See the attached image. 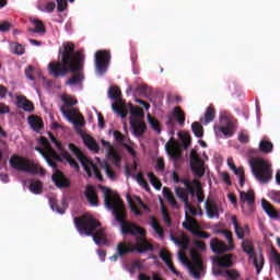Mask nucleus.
Returning a JSON list of instances; mask_svg holds the SVG:
<instances>
[{
    "label": "nucleus",
    "instance_id": "obj_1",
    "mask_svg": "<svg viewBox=\"0 0 280 280\" xmlns=\"http://www.w3.org/2000/svg\"><path fill=\"white\" fill-rule=\"evenodd\" d=\"M84 52L82 50L75 51V44L69 42L63 44V50L61 51V62L51 61L48 65L49 74L52 78H65L69 72L74 73L66 84L73 86V84H80L84 80V75L80 73L84 69Z\"/></svg>",
    "mask_w": 280,
    "mask_h": 280
},
{
    "label": "nucleus",
    "instance_id": "obj_2",
    "mask_svg": "<svg viewBox=\"0 0 280 280\" xmlns=\"http://www.w3.org/2000/svg\"><path fill=\"white\" fill-rule=\"evenodd\" d=\"M100 189L104 194L105 207L109 211H113L116 222L120 224L121 235L124 237H126V235H130V237H135V242L139 238L148 242L145 238V235H148L145 229L132 221L126 220L128 214L126 213V206H124L121 197H119V195H113V190L106 186H100Z\"/></svg>",
    "mask_w": 280,
    "mask_h": 280
},
{
    "label": "nucleus",
    "instance_id": "obj_3",
    "mask_svg": "<svg viewBox=\"0 0 280 280\" xmlns=\"http://www.w3.org/2000/svg\"><path fill=\"white\" fill-rule=\"evenodd\" d=\"M74 226L80 235L92 236L97 246H102V244H108V241L106 240V230L100 229L102 224L91 214L75 217Z\"/></svg>",
    "mask_w": 280,
    "mask_h": 280
},
{
    "label": "nucleus",
    "instance_id": "obj_4",
    "mask_svg": "<svg viewBox=\"0 0 280 280\" xmlns=\"http://www.w3.org/2000/svg\"><path fill=\"white\" fill-rule=\"evenodd\" d=\"M249 165L258 183L266 185V183L272 180V165L268 161L261 158H254L249 160Z\"/></svg>",
    "mask_w": 280,
    "mask_h": 280
},
{
    "label": "nucleus",
    "instance_id": "obj_5",
    "mask_svg": "<svg viewBox=\"0 0 280 280\" xmlns=\"http://www.w3.org/2000/svg\"><path fill=\"white\" fill-rule=\"evenodd\" d=\"M9 164L13 170L18 172H26V174H39V176H45L47 171L34 163L32 160H27V158H23L20 155H12L9 160Z\"/></svg>",
    "mask_w": 280,
    "mask_h": 280
},
{
    "label": "nucleus",
    "instance_id": "obj_6",
    "mask_svg": "<svg viewBox=\"0 0 280 280\" xmlns=\"http://www.w3.org/2000/svg\"><path fill=\"white\" fill-rule=\"evenodd\" d=\"M149 250H154V245L143 238H136V243L132 242H121L117 245V253L120 257L128 255L130 253H149Z\"/></svg>",
    "mask_w": 280,
    "mask_h": 280
},
{
    "label": "nucleus",
    "instance_id": "obj_7",
    "mask_svg": "<svg viewBox=\"0 0 280 280\" xmlns=\"http://www.w3.org/2000/svg\"><path fill=\"white\" fill-rule=\"evenodd\" d=\"M39 143L44 147V149L43 147H35L36 152H39V154L43 155L49 167L57 170L58 164L55 161L62 163V158L58 154V152H56V150H54V147H51V143H49V140L46 137L42 136L39 138Z\"/></svg>",
    "mask_w": 280,
    "mask_h": 280
},
{
    "label": "nucleus",
    "instance_id": "obj_8",
    "mask_svg": "<svg viewBox=\"0 0 280 280\" xmlns=\"http://www.w3.org/2000/svg\"><path fill=\"white\" fill-rule=\"evenodd\" d=\"M219 233H222L225 240H228L229 245L219 238H212L210 241V248L217 255H224V253H230V250H233V232L229 230H220Z\"/></svg>",
    "mask_w": 280,
    "mask_h": 280
},
{
    "label": "nucleus",
    "instance_id": "obj_9",
    "mask_svg": "<svg viewBox=\"0 0 280 280\" xmlns=\"http://www.w3.org/2000/svg\"><path fill=\"white\" fill-rule=\"evenodd\" d=\"M108 97L115 102L112 104L114 113H117L122 119L127 117L128 112L126 110V102L121 98V90L118 86H110Z\"/></svg>",
    "mask_w": 280,
    "mask_h": 280
},
{
    "label": "nucleus",
    "instance_id": "obj_10",
    "mask_svg": "<svg viewBox=\"0 0 280 280\" xmlns=\"http://www.w3.org/2000/svg\"><path fill=\"white\" fill-rule=\"evenodd\" d=\"M179 183H183L186 188L177 186L175 188V194L177 198L185 205V209H188L192 215H196V209H194V207H191L189 203V195L187 194L189 187H194V182H189L188 179H180Z\"/></svg>",
    "mask_w": 280,
    "mask_h": 280
},
{
    "label": "nucleus",
    "instance_id": "obj_11",
    "mask_svg": "<svg viewBox=\"0 0 280 280\" xmlns=\"http://www.w3.org/2000/svg\"><path fill=\"white\" fill-rule=\"evenodd\" d=\"M95 71L98 75H104L108 71V65L110 62V52L107 50H98L94 56Z\"/></svg>",
    "mask_w": 280,
    "mask_h": 280
},
{
    "label": "nucleus",
    "instance_id": "obj_12",
    "mask_svg": "<svg viewBox=\"0 0 280 280\" xmlns=\"http://www.w3.org/2000/svg\"><path fill=\"white\" fill-rule=\"evenodd\" d=\"M190 170L197 178L205 176V161L195 150L190 152Z\"/></svg>",
    "mask_w": 280,
    "mask_h": 280
},
{
    "label": "nucleus",
    "instance_id": "obj_13",
    "mask_svg": "<svg viewBox=\"0 0 280 280\" xmlns=\"http://www.w3.org/2000/svg\"><path fill=\"white\" fill-rule=\"evenodd\" d=\"M185 110L180 108V106H175L173 108V113L167 115L166 126H174V124H178V126H185Z\"/></svg>",
    "mask_w": 280,
    "mask_h": 280
},
{
    "label": "nucleus",
    "instance_id": "obj_14",
    "mask_svg": "<svg viewBox=\"0 0 280 280\" xmlns=\"http://www.w3.org/2000/svg\"><path fill=\"white\" fill-rule=\"evenodd\" d=\"M190 257L192 259V265L189 266V270L196 279H200V272L205 270L202 260L200 259V254H198L196 249H191Z\"/></svg>",
    "mask_w": 280,
    "mask_h": 280
},
{
    "label": "nucleus",
    "instance_id": "obj_15",
    "mask_svg": "<svg viewBox=\"0 0 280 280\" xmlns=\"http://www.w3.org/2000/svg\"><path fill=\"white\" fill-rule=\"evenodd\" d=\"M52 182L59 189L71 187V182L69 180V178H67V176H65V173H62V171L60 170H56V172L52 174Z\"/></svg>",
    "mask_w": 280,
    "mask_h": 280
},
{
    "label": "nucleus",
    "instance_id": "obj_16",
    "mask_svg": "<svg viewBox=\"0 0 280 280\" xmlns=\"http://www.w3.org/2000/svg\"><path fill=\"white\" fill-rule=\"evenodd\" d=\"M205 209L210 220H213V218L220 220V208L218 207L215 201H213L212 199H207L205 202Z\"/></svg>",
    "mask_w": 280,
    "mask_h": 280
},
{
    "label": "nucleus",
    "instance_id": "obj_17",
    "mask_svg": "<svg viewBox=\"0 0 280 280\" xmlns=\"http://www.w3.org/2000/svg\"><path fill=\"white\" fill-rule=\"evenodd\" d=\"M61 113L62 115H65V117H67L69 121H72L74 126H84L83 116L80 115L79 119H74V117H78V109L73 108V109L66 110L65 107H61Z\"/></svg>",
    "mask_w": 280,
    "mask_h": 280
},
{
    "label": "nucleus",
    "instance_id": "obj_18",
    "mask_svg": "<svg viewBox=\"0 0 280 280\" xmlns=\"http://www.w3.org/2000/svg\"><path fill=\"white\" fill-rule=\"evenodd\" d=\"M69 150L72 152V154H74V156H77L78 161H80L83 170H89L86 163H89L91 160H89V158L82 153V150H80V148L73 143H69Z\"/></svg>",
    "mask_w": 280,
    "mask_h": 280
},
{
    "label": "nucleus",
    "instance_id": "obj_19",
    "mask_svg": "<svg viewBox=\"0 0 280 280\" xmlns=\"http://www.w3.org/2000/svg\"><path fill=\"white\" fill-rule=\"evenodd\" d=\"M86 167H88V170H84V172L88 174L89 178H91L94 173L97 180H100L101 183H104V176L102 175V172H100V168L97 167V165H95V163H93V161L90 160L86 163Z\"/></svg>",
    "mask_w": 280,
    "mask_h": 280
},
{
    "label": "nucleus",
    "instance_id": "obj_20",
    "mask_svg": "<svg viewBox=\"0 0 280 280\" xmlns=\"http://www.w3.org/2000/svg\"><path fill=\"white\" fill-rule=\"evenodd\" d=\"M16 106L18 108H22L25 113H33L34 110V103L27 100L26 96L20 95L16 97Z\"/></svg>",
    "mask_w": 280,
    "mask_h": 280
},
{
    "label": "nucleus",
    "instance_id": "obj_21",
    "mask_svg": "<svg viewBox=\"0 0 280 280\" xmlns=\"http://www.w3.org/2000/svg\"><path fill=\"white\" fill-rule=\"evenodd\" d=\"M130 126L133 130L135 137H143V135H145V130H148L145 122L137 121L135 119H130Z\"/></svg>",
    "mask_w": 280,
    "mask_h": 280
},
{
    "label": "nucleus",
    "instance_id": "obj_22",
    "mask_svg": "<svg viewBox=\"0 0 280 280\" xmlns=\"http://www.w3.org/2000/svg\"><path fill=\"white\" fill-rule=\"evenodd\" d=\"M85 198L93 207H97L100 205V201L97 199V192L95 191V187L93 185L86 186Z\"/></svg>",
    "mask_w": 280,
    "mask_h": 280
},
{
    "label": "nucleus",
    "instance_id": "obj_23",
    "mask_svg": "<svg viewBox=\"0 0 280 280\" xmlns=\"http://www.w3.org/2000/svg\"><path fill=\"white\" fill-rule=\"evenodd\" d=\"M84 145H86L88 149L91 150V152H94V154H97L100 152V144H97V141L95 138H93L91 135H86L82 137Z\"/></svg>",
    "mask_w": 280,
    "mask_h": 280
},
{
    "label": "nucleus",
    "instance_id": "obj_24",
    "mask_svg": "<svg viewBox=\"0 0 280 280\" xmlns=\"http://www.w3.org/2000/svg\"><path fill=\"white\" fill-rule=\"evenodd\" d=\"M233 255L226 254L222 257L217 256L214 258V261L219 268H233V260L231 259Z\"/></svg>",
    "mask_w": 280,
    "mask_h": 280
},
{
    "label": "nucleus",
    "instance_id": "obj_25",
    "mask_svg": "<svg viewBox=\"0 0 280 280\" xmlns=\"http://www.w3.org/2000/svg\"><path fill=\"white\" fill-rule=\"evenodd\" d=\"M261 205L262 209L266 211L269 218H271L272 220H279V212L275 209L271 202H269L266 199H262Z\"/></svg>",
    "mask_w": 280,
    "mask_h": 280
},
{
    "label": "nucleus",
    "instance_id": "obj_26",
    "mask_svg": "<svg viewBox=\"0 0 280 280\" xmlns=\"http://www.w3.org/2000/svg\"><path fill=\"white\" fill-rule=\"evenodd\" d=\"M28 124L35 132H40V130L45 128V124L43 122V119L36 115L28 116Z\"/></svg>",
    "mask_w": 280,
    "mask_h": 280
},
{
    "label": "nucleus",
    "instance_id": "obj_27",
    "mask_svg": "<svg viewBox=\"0 0 280 280\" xmlns=\"http://www.w3.org/2000/svg\"><path fill=\"white\" fill-rule=\"evenodd\" d=\"M166 152L171 156L173 161H178L180 159L182 153H180V148L176 145V143L173 142V144L166 143L165 144Z\"/></svg>",
    "mask_w": 280,
    "mask_h": 280
},
{
    "label": "nucleus",
    "instance_id": "obj_28",
    "mask_svg": "<svg viewBox=\"0 0 280 280\" xmlns=\"http://www.w3.org/2000/svg\"><path fill=\"white\" fill-rule=\"evenodd\" d=\"M240 200L244 205V202H247L249 207H253L255 205V192L253 190L249 191H240Z\"/></svg>",
    "mask_w": 280,
    "mask_h": 280
},
{
    "label": "nucleus",
    "instance_id": "obj_29",
    "mask_svg": "<svg viewBox=\"0 0 280 280\" xmlns=\"http://www.w3.org/2000/svg\"><path fill=\"white\" fill-rule=\"evenodd\" d=\"M32 23L33 25H35V27L28 30L31 34H40L42 36H44V34H47V28H45V23H43V21L34 19Z\"/></svg>",
    "mask_w": 280,
    "mask_h": 280
},
{
    "label": "nucleus",
    "instance_id": "obj_30",
    "mask_svg": "<svg viewBox=\"0 0 280 280\" xmlns=\"http://www.w3.org/2000/svg\"><path fill=\"white\" fill-rule=\"evenodd\" d=\"M252 260L256 268V273L259 275L261 270H264V264H265L264 254H259V255L254 254Z\"/></svg>",
    "mask_w": 280,
    "mask_h": 280
},
{
    "label": "nucleus",
    "instance_id": "obj_31",
    "mask_svg": "<svg viewBox=\"0 0 280 280\" xmlns=\"http://www.w3.org/2000/svg\"><path fill=\"white\" fill-rule=\"evenodd\" d=\"M217 275H222V277H228L229 280L240 279V271H237V269H229L225 271H222V269H219L217 271Z\"/></svg>",
    "mask_w": 280,
    "mask_h": 280
},
{
    "label": "nucleus",
    "instance_id": "obj_32",
    "mask_svg": "<svg viewBox=\"0 0 280 280\" xmlns=\"http://www.w3.org/2000/svg\"><path fill=\"white\" fill-rule=\"evenodd\" d=\"M30 191H32V194H35V195L43 194V182L38 179H31Z\"/></svg>",
    "mask_w": 280,
    "mask_h": 280
},
{
    "label": "nucleus",
    "instance_id": "obj_33",
    "mask_svg": "<svg viewBox=\"0 0 280 280\" xmlns=\"http://www.w3.org/2000/svg\"><path fill=\"white\" fill-rule=\"evenodd\" d=\"M242 248L248 255L249 261L253 259L255 255V248L253 247V242L245 240L242 242Z\"/></svg>",
    "mask_w": 280,
    "mask_h": 280
},
{
    "label": "nucleus",
    "instance_id": "obj_34",
    "mask_svg": "<svg viewBox=\"0 0 280 280\" xmlns=\"http://www.w3.org/2000/svg\"><path fill=\"white\" fill-rule=\"evenodd\" d=\"M214 130H219L224 137H233V122L228 121L225 127L218 126L214 127Z\"/></svg>",
    "mask_w": 280,
    "mask_h": 280
},
{
    "label": "nucleus",
    "instance_id": "obj_35",
    "mask_svg": "<svg viewBox=\"0 0 280 280\" xmlns=\"http://www.w3.org/2000/svg\"><path fill=\"white\" fill-rule=\"evenodd\" d=\"M62 159H66L67 163H69V165H71L73 167V170H75V172H80V164H78V162L75 161V159H73L71 156V154L69 153V151H65L61 153Z\"/></svg>",
    "mask_w": 280,
    "mask_h": 280
},
{
    "label": "nucleus",
    "instance_id": "obj_36",
    "mask_svg": "<svg viewBox=\"0 0 280 280\" xmlns=\"http://www.w3.org/2000/svg\"><path fill=\"white\" fill-rule=\"evenodd\" d=\"M101 143H102V145H104V148H107L108 156H110L115 161H119V156L117 155V152L115 151V147H113V144H110V142H108L106 140H101Z\"/></svg>",
    "mask_w": 280,
    "mask_h": 280
},
{
    "label": "nucleus",
    "instance_id": "obj_37",
    "mask_svg": "<svg viewBox=\"0 0 280 280\" xmlns=\"http://www.w3.org/2000/svg\"><path fill=\"white\" fill-rule=\"evenodd\" d=\"M275 145L272 144V142L268 141V140H261L259 142V151L262 152V154H270V152H272Z\"/></svg>",
    "mask_w": 280,
    "mask_h": 280
},
{
    "label": "nucleus",
    "instance_id": "obj_38",
    "mask_svg": "<svg viewBox=\"0 0 280 280\" xmlns=\"http://www.w3.org/2000/svg\"><path fill=\"white\" fill-rule=\"evenodd\" d=\"M163 196L165 199H167L172 207H178V202L176 201V198L174 197V194H172V190H170V188H163Z\"/></svg>",
    "mask_w": 280,
    "mask_h": 280
},
{
    "label": "nucleus",
    "instance_id": "obj_39",
    "mask_svg": "<svg viewBox=\"0 0 280 280\" xmlns=\"http://www.w3.org/2000/svg\"><path fill=\"white\" fill-rule=\"evenodd\" d=\"M191 130L198 139L202 138L205 136V128L198 121L192 122Z\"/></svg>",
    "mask_w": 280,
    "mask_h": 280
},
{
    "label": "nucleus",
    "instance_id": "obj_40",
    "mask_svg": "<svg viewBox=\"0 0 280 280\" xmlns=\"http://www.w3.org/2000/svg\"><path fill=\"white\" fill-rule=\"evenodd\" d=\"M151 185L154 187V189H156L158 191H161V187H163V184L161 183V180H159V178L156 177V175H154V173L149 172L147 174Z\"/></svg>",
    "mask_w": 280,
    "mask_h": 280
},
{
    "label": "nucleus",
    "instance_id": "obj_41",
    "mask_svg": "<svg viewBox=\"0 0 280 280\" xmlns=\"http://www.w3.org/2000/svg\"><path fill=\"white\" fill-rule=\"evenodd\" d=\"M171 238L177 246H180L182 250H187L189 248V238L187 236H183V240H178V237L172 235Z\"/></svg>",
    "mask_w": 280,
    "mask_h": 280
},
{
    "label": "nucleus",
    "instance_id": "obj_42",
    "mask_svg": "<svg viewBox=\"0 0 280 280\" xmlns=\"http://www.w3.org/2000/svg\"><path fill=\"white\" fill-rule=\"evenodd\" d=\"M102 170H105V174L106 176L110 179V180H115V171H113V166H110V164H108V162L104 161L101 164Z\"/></svg>",
    "mask_w": 280,
    "mask_h": 280
},
{
    "label": "nucleus",
    "instance_id": "obj_43",
    "mask_svg": "<svg viewBox=\"0 0 280 280\" xmlns=\"http://www.w3.org/2000/svg\"><path fill=\"white\" fill-rule=\"evenodd\" d=\"M192 183L197 189V201L205 202V190H202V185L198 179H192Z\"/></svg>",
    "mask_w": 280,
    "mask_h": 280
},
{
    "label": "nucleus",
    "instance_id": "obj_44",
    "mask_svg": "<svg viewBox=\"0 0 280 280\" xmlns=\"http://www.w3.org/2000/svg\"><path fill=\"white\" fill-rule=\"evenodd\" d=\"M11 54L15 56H23L25 54V47L19 43H11L10 45Z\"/></svg>",
    "mask_w": 280,
    "mask_h": 280
},
{
    "label": "nucleus",
    "instance_id": "obj_45",
    "mask_svg": "<svg viewBox=\"0 0 280 280\" xmlns=\"http://www.w3.org/2000/svg\"><path fill=\"white\" fill-rule=\"evenodd\" d=\"M147 119L152 130H154L158 133H161V122H159V119L152 117L150 114H148Z\"/></svg>",
    "mask_w": 280,
    "mask_h": 280
},
{
    "label": "nucleus",
    "instance_id": "obj_46",
    "mask_svg": "<svg viewBox=\"0 0 280 280\" xmlns=\"http://www.w3.org/2000/svg\"><path fill=\"white\" fill-rule=\"evenodd\" d=\"M215 119V108L209 106L205 113V124H211Z\"/></svg>",
    "mask_w": 280,
    "mask_h": 280
},
{
    "label": "nucleus",
    "instance_id": "obj_47",
    "mask_svg": "<svg viewBox=\"0 0 280 280\" xmlns=\"http://www.w3.org/2000/svg\"><path fill=\"white\" fill-rule=\"evenodd\" d=\"M151 226L159 237H163V228L159 224V221L154 217H151Z\"/></svg>",
    "mask_w": 280,
    "mask_h": 280
},
{
    "label": "nucleus",
    "instance_id": "obj_48",
    "mask_svg": "<svg viewBox=\"0 0 280 280\" xmlns=\"http://www.w3.org/2000/svg\"><path fill=\"white\" fill-rule=\"evenodd\" d=\"M137 183L145 189V191H150V185L148 184V180L143 178V173H138L137 175Z\"/></svg>",
    "mask_w": 280,
    "mask_h": 280
},
{
    "label": "nucleus",
    "instance_id": "obj_49",
    "mask_svg": "<svg viewBox=\"0 0 280 280\" xmlns=\"http://www.w3.org/2000/svg\"><path fill=\"white\" fill-rule=\"evenodd\" d=\"M49 205L52 211H57V213H60L61 215L65 213V209L59 208L58 200L56 198H50Z\"/></svg>",
    "mask_w": 280,
    "mask_h": 280
},
{
    "label": "nucleus",
    "instance_id": "obj_50",
    "mask_svg": "<svg viewBox=\"0 0 280 280\" xmlns=\"http://www.w3.org/2000/svg\"><path fill=\"white\" fill-rule=\"evenodd\" d=\"M182 144L185 150L191 145V136L186 132L180 136Z\"/></svg>",
    "mask_w": 280,
    "mask_h": 280
},
{
    "label": "nucleus",
    "instance_id": "obj_51",
    "mask_svg": "<svg viewBox=\"0 0 280 280\" xmlns=\"http://www.w3.org/2000/svg\"><path fill=\"white\" fill-rule=\"evenodd\" d=\"M234 231L238 240H244L246 237V231H248V225H245V229L238 225L234 228Z\"/></svg>",
    "mask_w": 280,
    "mask_h": 280
},
{
    "label": "nucleus",
    "instance_id": "obj_52",
    "mask_svg": "<svg viewBox=\"0 0 280 280\" xmlns=\"http://www.w3.org/2000/svg\"><path fill=\"white\" fill-rule=\"evenodd\" d=\"M127 200H128V205H129L132 213H135V215H143V212H141V210H139V208H137V206L135 205V201H132V198H130V196H127Z\"/></svg>",
    "mask_w": 280,
    "mask_h": 280
},
{
    "label": "nucleus",
    "instance_id": "obj_53",
    "mask_svg": "<svg viewBox=\"0 0 280 280\" xmlns=\"http://www.w3.org/2000/svg\"><path fill=\"white\" fill-rule=\"evenodd\" d=\"M62 102L66 104V106H75L78 104V100L73 98L72 96H62Z\"/></svg>",
    "mask_w": 280,
    "mask_h": 280
},
{
    "label": "nucleus",
    "instance_id": "obj_54",
    "mask_svg": "<svg viewBox=\"0 0 280 280\" xmlns=\"http://www.w3.org/2000/svg\"><path fill=\"white\" fill-rule=\"evenodd\" d=\"M57 1V12H65L68 8L67 0H56Z\"/></svg>",
    "mask_w": 280,
    "mask_h": 280
},
{
    "label": "nucleus",
    "instance_id": "obj_55",
    "mask_svg": "<svg viewBox=\"0 0 280 280\" xmlns=\"http://www.w3.org/2000/svg\"><path fill=\"white\" fill-rule=\"evenodd\" d=\"M160 257L165 264H170L172 261V259H170L171 255L170 252H167V249H162L160 252Z\"/></svg>",
    "mask_w": 280,
    "mask_h": 280
},
{
    "label": "nucleus",
    "instance_id": "obj_56",
    "mask_svg": "<svg viewBox=\"0 0 280 280\" xmlns=\"http://www.w3.org/2000/svg\"><path fill=\"white\" fill-rule=\"evenodd\" d=\"M136 91H138V93H141V95H144V97H148L150 95V91L147 84L139 85Z\"/></svg>",
    "mask_w": 280,
    "mask_h": 280
},
{
    "label": "nucleus",
    "instance_id": "obj_57",
    "mask_svg": "<svg viewBox=\"0 0 280 280\" xmlns=\"http://www.w3.org/2000/svg\"><path fill=\"white\" fill-rule=\"evenodd\" d=\"M162 215H163L164 222L167 224V226H171L172 218L167 213V209L165 207H162Z\"/></svg>",
    "mask_w": 280,
    "mask_h": 280
},
{
    "label": "nucleus",
    "instance_id": "obj_58",
    "mask_svg": "<svg viewBox=\"0 0 280 280\" xmlns=\"http://www.w3.org/2000/svg\"><path fill=\"white\" fill-rule=\"evenodd\" d=\"M33 72H34V67L28 66L25 68L24 73H25V77L27 78V80H32V81L36 80V78H34V75H32Z\"/></svg>",
    "mask_w": 280,
    "mask_h": 280
},
{
    "label": "nucleus",
    "instance_id": "obj_59",
    "mask_svg": "<svg viewBox=\"0 0 280 280\" xmlns=\"http://www.w3.org/2000/svg\"><path fill=\"white\" fill-rule=\"evenodd\" d=\"M114 139H115L118 143H122V141H126V136H124V133H121L120 131L115 130V131H114Z\"/></svg>",
    "mask_w": 280,
    "mask_h": 280
},
{
    "label": "nucleus",
    "instance_id": "obj_60",
    "mask_svg": "<svg viewBox=\"0 0 280 280\" xmlns=\"http://www.w3.org/2000/svg\"><path fill=\"white\" fill-rule=\"evenodd\" d=\"M194 235L197 236V237H202L203 240H209V237H211V234H209L205 231L194 232Z\"/></svg>",
    "mask_w": 280,
    "mask_h": 280
},
{
    "label": "nucleus",
    "instance_id": "obj_61",
    "mask_svg": "<svg viewBox=\"0 0 280 280\" xmlns=\"http://www.w3.org/2000/svg\"><path fill=\"white\" fill-rule=\"evenodd\" d=\"M10 27H12V24H10V22H3L0 24V32H10Z\"/></svg>",
    "mask_w": 280,
    "mask_h": 280
},
{
    "label": "nucleus",
    "instance_id": "obj_62",
    "mask_svg": "<svg viewBox=\"0 0 280 280\" xmlns=\"http://www.w3.org/2000/svg\"><path fill=\"white\" fill-rule=\"evenodd\" d=\"M56 10V2H48L45 5V12L51 13Z\"/></svg>",
    "mask_w": 280,
    "mask_h": 280
},
{
    "label": "nucleus",
    "instance_id": "obj_63",
    "mask_svg": "<svg viewBox=\"0 0 280 280\" xmlns=\"http://www.w3.org/2000/svg\"><path fill=\"white\" fill-rule=\"evenodd\" d=\"M271 198L273 202H277L278 205H280V191L271 190Z\"/></svg>",
    "mask_w": 280,
    "mask_h": 280
},
{
    "label": "nucleus",
    "instance_id": "obj_64",
    "mask_svg": "<svg viewBox=\"0 0 280 280\" xmlns=\"http://www.w3.org/2000/svg\"><path fill=\"white\" fill-rule=\"evenodd\" d=\"M194 244L199 250H207V245L203 241H194Z\"/></svg>",
    "mask_w": 280,
    "mask_h": 280
}]
</instances>
